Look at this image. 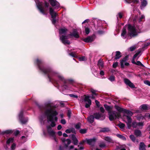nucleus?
I'll use <instances>...</instances> for the list:
<instances>
[{
  "mask_svg": "<svg viewBox=\"0 0 150 150\" xmlns=\"http://www.w3.org/2000/svg\"><path fill=\"white\" fill-rule=\"evenodd\" d=\"M36 62L40 69L45 74H48V77L50 81L53 79L52 78L53 77H57L59 80L62 81L64 83H66L67 81H70V80H65L59 74L52 71L50 69L45 68L42 67L40 64L42 63V61L41 60L37 59Z\"/></svg>",
  "mask_w": 150,
  "mask_h": 150,
  "instance_id": "f257e3e1",
  "label": "nucleus"
},
{
  "mask_svg": "<svg viewBox=\"0 0 150 150\" xmlns=\"http://www.w3.org/2000/svg\"><path fill=\"white\" fill-rule=\"evenodd\" d=\"M45 114L47 117L48 122H51V126L54 127L56 125L55 122L57 120L56 115H57L58 113L50 104L45 105Z\"/></svg>",
  "mask_w": 150,
  "mask_h": 150,
  "instance_id": "f03ea898",
  "label": "nucleus"
},
{
  "mask_svg": "<svg viewBox=\"0 0 150 150\" xmlns=\"http://www.w3.org/2000/svg\"><path fill=\"white\" fill-rule=\"evenodd\" d=\"M115 109L118 111L123 112L125 113L123 116V118L127 119V121L126 122L128 128L129 129L131 127L130 123L132 121V119L131 117L133 115L132 112L130 111L122 108L117 105H115Z\"/></svg>",
  "mask_w": 150,
  "mask_h": 150,
  "instance_id": "7ed1b4c3",
  "label": "nucleus"
},
{
  "mask_svg": "<svg viewBox=\"0 0 150 150\" xmlns=\"http://www.w3.org/2000/svg\"><path fill=\"white\" fill-rule=\"evenodd\" d=\"M60 39L63 43L64 45H69L70 43V41L67 40L69 38H71L72 37H74L76 38H78L79 37L78 32L76 29L73 30L72 33H71L67 36L62 35L60 36Z\"/></svg>",
  "mask_w": 150,
  "mask_h": 150,
  "instance_id": "20e7f679",
  "label": "nucleus"
},
{
  "mask_svg": "<svg viewBox=\"0 0 150 150\" xmlns=\"http://www.w3.org/2000/svg\"><path fill=\"white\" fill-rule=\"evenodd\" d=\"M128 30L130 35L132 36L137 35L140 32V29L138 27L130 24L128 25Z\"/></svg>",
  "mask_w": 150,
  "mask_h": 150,
  "instance_id": "39448f33",
  "label": "nucleus"
},
{
  "mask_svg": "<svg viewBox=\"0 0 150 150\" xmlns=\"http://www.w3.org/2000/svg\"><path fill=\"white\" fill-rule=\"evenodd\" d=\"M109 120L112 121L116 119L120 116V114L115 111H112L108 113Z\"/></svg>",
  "mask_w": 150,
  "mask_h": 150,
  "instance_id": "423d86ee",
  "label": "nucleus"
},
{
  "mask_svg": "<svg viewBox=\"0 0 150 150\" xmlns=\"http://www.w3.org/2000/svg\"><path fill=\"white\" fill-rule=\"evenodd\" d=\"M50 13L52 18L51 20L52 23L53 24H55L56 22V17L58 14L51 7L50 8Z\"/></svg>",
  "mask_w": 150,
  "mask_h": 150,
  "instance_id": "0eeeda50",
  "label": "nucleus"
},
{
  "mask_svg": "<svg viewBox=\"0 0 150 150\" xmlns=\"http://www.w3.org/2000/svg\"><path fill=\"white\" fill-rule=\"evenodd\" d=\"M38 8L40 12L43 14L45 15V13L43 8V4L42 2H40L38 0H35Z\"/></svg>",
  "mask_w": 150,
  "mask_h": 150,
  "instance_id": "6e6552de",
  "label": "nucleus"
},
{
  "mask_svg": "<svg viewBox=\"0 0 150 150\" xmlns=\"http://www.w3.org/2000/svg\"><path fill=\"white\" fill-rule=\"evenodd\" d=\"M130 124L131 125V127L132 126L134 128H140L142 127L143 125V122H136V121H135L132 122V125L131 123H130ZM130 128H130L129 129H130Z\"/></svg>",
  "mask_w": 150,
  "mask_h": 150,
  "instance_id": "1a4fd4ad",
  "label": "nucleus"
},
{
  "mask_svg": "<svg viewBox=\"0 0 150 150\" xmlns=\"http://www.w3.org/2000/svg\"><path fill=\"white\" fill-rule=\"evenodd\" d=\"M90 96H85L84 98V101L85 102V107L87 108H89L91 104V101L89 99Z\"/></svg>",
  "mask_w": 150,
  "mask_h": 150,
  "instance_id": "9d476101",
  "label": "nucleus"
},
{
  "mask_svg": "<svg viewBox=\"0 0 150 150\" xmlns=\"http://www.w3.org/2000/svg\"><path fill=\"white\" fill-rule=\"evenodd\" d=\"M47 129L48 133L50 135L52 136L55 141H56V139L55 137V132L53 131L50 126L47 127Z\"/></svg>",
  "mask_w": 150,
  "mask_h": 150,
  "instance_id": "9b49d317",
  "label": "nucleus"
},
{
  "mask_svg": "<svg viewBox=\"0 0 150 150\" xmlns=\"http://www.w3.org/2000/svg\"><path fill=\"white\" fill-rule=\"evenodd\" d=\"M23 112L22 110L21 111L19 115V119L21 122L22 124H25L26 123L28 120L27 118H23Z\"/></svg>",
  "mask_w": 150,
  "mask_h": 150,
  "instance_id": "f8f14e48",
  "label": "nucleus"
},
{
  "mask_svg": "<svg viewBox=\"0 0 150 150\" xmlns=\"http://www.w3.org/2000/svg\"><path fill=\"white\" fill-rule=\"evenodd\" d=\"M96 139L95 138H93L90 139H86L85 142H86L87 144L91 146H93L95 144Z\"/></svg>",
  "mask_w": 150,
  "mask_h": 150,
  "instance_id": "ddd939ff",
  "label": "nucleus"
},
{
  "mask_svg": "<svg viewBox=\"0 0 150 150\" xmlns=\"http://www.w3.org/2000/svg\"><path fill=\"white\" fill-rule=\"evenodd\" d=\"M95 119L100 120H103L105 119V116L102 114L99 113H96L94 114Z\"/></svg>",
  "mask_w": 150,
  "mask_h": 150,
  "instance_id": "4468645a",
  "label": "nucleus"
},
{
  "mask_svg": "<svg viewBox=\"0 0 150 150\" xmlns=\"http://www.w3.org/2000/svg\"><path fill=\"white\" fill-rule=\"evenodd\" d=\"M127 57H125L122 59L120 61V65L121 67L122 68H124V64H125V65L127 66H128L129 65V63H128L126 62V61L127 60Z\"/></svg>",
  "mask_w": 150,
  "mask_h": 150,
  "instance_id": "2eb2a0df",
  "label": "nucleus"
},
{
  "mask_svg": "<svg viewBox=\"0 0 150 150\" xmlns=\"http://www.w3.org/2000/svg\"><path fill=\"white\" fill-rule=\"evenodd\" d=\"M51 5L55 8H58L59 6V3L56 0H49Z\"/></svg>",
  "mask_w": 150,
  "mask_h": 150,
  "instance_id": "dca6fc26",
  "label": "nucleus"
},
{
  "mask_svg": "<svg viewBox=\"0 0 150 150\" xmlns=\"http://www.w3.org/2000/svg\"><path fill=\"white\" fill-rule=\"evenodd\" d=\"M124 82L125 83L131 88H134L135 86L129 80L127 79H124Z\"/></svg>",
  "mask_w": 150,
  "mask_h": 150,
  "instance_id": "f3484780",
  "label": "nucleus"
},
{
  "mask_svg": "<svg viewBox=\"0 0 150 150\" xmlns=\"http://www.w3.org/2000/svg\"><path fill=\"white\" fill-rule=\"evenodd\" d=\"M82 40L85 42H91L93 40V38L92 37H88L86 38L83 39Z\"/></svg>",
  "mask_w": 150,
  "mask_h": 150,
  "instance_id": "a211bd4d",
  "label": "nucleus"
},
{
  "mask_svg": "<svg viewBox=\"0 0 150 150\" xmlns=\"http://www.w3.org/2000/svg\"><path fill=\"white\" fill-rule=\"evenodd\" d=\"M62 142L64 143L66 147H67L68 145L71 142L70 140L69 139L65 140V139L64 138L62 139Z\"/></svg>",
  "mask_w": 150,
  "mask_h": 150,
  "instance_id": "6ab92c4d",
  "label": "nucleus"
},
{
  "mask_svg": "<svg viewBox=\"0 0 150 150\" xmlns=\"http://www.w3.org/2000/svg\"><path fill=\"white\" fill-rule=\"evenodd\" d=\"M121 35L124 39H125L126 38V28L125 27H124L122 30Z\"/></svg>",
  "mask_w": 150,
  "mask_h": 150,
  "instance_id": "aec40b11",
  "label": "nucleus"
},
{
  "mask_svg": "<svg viewBox=\"0 0 150 150\" xmlns=\"http://www.w3.org/2000/svg\"><path fill=\"white\" fill-rule=\"evenodd\" d=\"M132 63L134 64H136L139 66L141 67H144V65L139 61H137V62L135 61L134 59H132Z\"/></svg>",
  "mask_w": 150,
  "mask_h": 150,
  "instance_id": "412c9836",
  "label": "nucleus"
},
{
  "mask_svg": "<svg viewBox=\"0 0 150 150\" xmlns=\"http://www.w3.org/2000/svg\"><path fill=\"white\" fill-rule=\"evenodd\" d=\"M71 137L72 140L73 141L74 144L76 145L78 144V141L77 139L75 137V135L74 134H72L71 135Z\"/></svg>",
  "mask_w": 150,
  "mask_h": 150,
  "instance_id": "4be33fe9",
  "label": "nucleus"
},
{
  "mask_svg": "<svg viewBox=\"0 0 150 150\" xmlns=\"http://www.w3.org/2000/svg\"><path fill=\"white\" fill-rule=\"evenodd\" d=\"M134 134L137 137H140L142 135L141 131L140 130L137 129L134 130Z\"/></svg>",
  "mask_w": 150,
  "mask_h": 150,
  "instance_id": "5701e85b",
  "label": "nucleus"
},
{
  "mask_svg": "<svg viewBox=\"0 0 150 150\" xmlns=\"http://www.w3.org/2000/svg\"><path fill=\"white\" fill-rule=\"evenodd\" d=\"M94 116L91 115L88 118V120L90 123H92L94 122Z\"/></svg>",
  "mask_w": 150,
  "mask_h": 150,
  "instance_id": "b1692460",
  "label": "nucleus"
},
{
  "mask_svg": "<svg viewBox=\"0 0 150 150\" xmlns=\"http://www.w3.org/2000/svg\"><path fill=\"white\" fill-rule=\"evenodd\" d=\"M145 146V145L143 142H141L139 145V150H146Z\"/></svg>",
  "mask_w": 150,
  "mask_h": 150,
  "instance_id": "393cba45",
  "label": "nucleus"
},
{
  "mask_svg": "<svg viewBox=\"0 0 150 150\" xmlns=\"http://www.w3.org/2000/svg\"><path fill=\"white\" fill-rule=\"evenodd\" d=\"M104 106L106 110L108 111V113L112 111L111 110L112 108L110 106L106 104L104 105Z\"/></svg>",
  "mask_w": 150,
  "mask_h": 150,
  "instance_id": "a878e982",
  "label": "nucleus"
},
{
  "mask_svg": "<svg viewBox=\"0 0 150 150\" xmlns=\"http://www.w3.org/2000/svg\"><path fill=\"white\" fill-rule=\"evenodd\" d=\"M67 31V30L65 28H61L59 30V33L60 35L61 34H64L66 33Z\"/></svg>",
  "mask_w": 150,
  "mask_h": 150,
  "instance_id": "bb28decb",
  "label": "nucleus"
},
{
  "mask_svg": "<svg viewBox=\"0 0 150 150\" xmlns=\"http://www.w3.org/2000/svg\"><path fill=\"white\" fill-rule=\"evenodd\" d=\"M147 2L146 0H143L142 1L141 4L140 6L141 9H142L147 4Z\"/></svg>",
  "mask_w": 150,
  "mask_h": 150,
  "instance_id": "cd10ccee",
  "label": "nucleus"
},
{
  "mask_svg": "<svg viewBox=\"0 0 150 150\" xmlns=\"http://www.w3.org/2000/svg\"><path fill=\"white\" fill-rule=\"evenodd\" d=\"M99 146L102 148H105L106 146L105 143L103 142H100L98 144Z\"/></svg>",
  "mask_w": 150,
  "mask_h": 150,
  "instance_id": "c85d7f7f",
  "label": "nucleus"
},
{
  "mask_svg": "<svg viewBox=\"0 0 150 150\" xmlns=\"http://www.w3.org/2000/svg\"><path fill=\"white\" fill-rule=\"evenodd\" d=\"M14 139L12 138H9L7 141L6 143V146L8 145H9L10 143H11L13 142V141Z\"/></svg>",
  "mask_w": 150,
  "mask_h": 150,
  "instance_id": "c756f323",
  "label": "nucleus"
},
{
  "mask_svg": "<svg viewBox=\"0 0 150 150\" xmlns=\"http://www.w3.org/2000/svg\"><path fill=\"white\" fill-rule=\"evenodd\" d=\"M104 139L109 142L112 143L113 142L112 139L109 137H104Z\"/></svg>",
  "mask_w": 150,
  "mask_h": 150,
  "instance_id": "7c9ffc66",
  "label": "nucleus"
},
{
  "mask_svg": "<svg viewBox=\"0 0 150 150\" xmlns=\"http://www.w3.org/2000/svg\"><path fill=\"white\" fill-rule=\"evenodd\" d=\"M129 137L131 140L134 142H137V143L138 142V140L136 141V138L135 136L133 135H130Z\"/></svg>",
  "mask_w": 150,
  "mask_h": 150,
  "instance_id": "2f4dec72",
  "label": "nucleus"
},
{
  "mask_svg": "<svg viewBox=\"0 0 150 150\" xmlns=\"http://www.w3.org/2000/svg\"><path fill=\"white\" fill-rule=\"evenodd\" d=\"M121 57V55H120V52L119 51H117L116 52V54L115 59H119Z\"/></svg>",
  "mask_w": 150,
  "mask_h": 150,
  "instance_id": "473e14b6",
  "label": "nucleus"
},
{
  "mask_svg": "<svg viewBox=\"0 0 150 150\" xmlns=\"http://www.w3.org/2000/svg\"><path fill=\"white\" fill-rule=\"evenodd\" d=\"M141 51L140 50H138L136 53L134 55L132 59H135V58L140 53Z\"/></svg>",
  "mask_w": 150,
  "mask_h": 150,
  "instance_id": "72a5a7b5",
  "label": "nucleus"
},
{
  "mask_svg": "<svg viewBox=\"0 0 150 150\" xmlns=\"http://www.w3.org/2000/svg\"><path fill=\"white\" fill-rule=\"evenodd\" d=\"M12 132H13L11 130H8L3 132H2V134H10L12 133Z\"/></svg>",
  "mask_w": 150,
  "mask_h": 150,
  "instance_id": "f704fd0d",
  "label": "nucleus"
},
{
  "mask_svg": "<svg viewBox=\"0 0 150 150\" xmlns=\"http://www.w3.org/2000/svg\"><path fill=\"white\" fill-rule=\"evenodd\" d=\"M98 65L100 67H101L102 68L103 66V61L101 60H99L98 62Z\"/></svg>",
  "mask_w": 150,
  "mask_h": 150,
  "instance_id": "c9c22d12",
  "label": "nucleus"
},
{
  "mask_svg": "<svg viewBox=\"0 0 150 150\" xmlns=\"http://www.w3.org/2000/svg\"><path fill=\"white\" fill-rule=\"evenodd\" d=\"M109 131V129L108 128H104L101 129L100 131L102 132H108Z\"/></svg>",
  "mask_w": 150,
  "mask_h": 150,
  "instance_id": "e433bc0d",
  "label": "nucleus"
},
{
  "mask_svg": "<svg viewBox=\"0 0 150 150\" xmlns=\"http://www.w3.org/2000/svg\"><path fill=\"white\" fill-rule=\"evenodd\" d=\"M117 136L119 138L124 140H126V138L123 135H122L120 134H117Z\"/></svg>",
  "mask_w": 150,
  "mask_h": 150,
  "instance_id": "4c0bfd02",
  "label": "nucleus"
},
{
  "mask_svg": "<svg viewBox=\"0 0 150 150\" xmlns=\"http://www.w3.org/2000/svg\"><path fill=\"white\" fill-rule=\"evenodd\" d=\"M140 107L142 110H146L147 109V107L146 105H143L140 106Z\"/></svg>",
  "mask_w": 150,
  "mask_h": 150,
  "instance_id": "58836bf2",
  "label": "nucleus"
},
{
  "mask_svg": "<svg viewBox=\"0 0 150 150\" xmlns=\"http://www.w3.org/2000/svg\"><path fill=\"white\" fill-rule=\"evenodd\" d=\"M65 132L67 133H70L71 132H75V130L73 129H67L65 131Z\"/></svg>",
  "mask_w": 150,
  "mask_h": 150,
  "instance_id": "ea45409f",
  "label": "nucleus"
},
{
  "mask_svg": "<svg viewBox=\"0 0 150 150\" xmlns=\"http://www.w3.org/2000/svg\"><path fill=\"white\" fill-rule=\"evenodd\" d=\"M108 79L111 81H115V78L113 76H111L108 78Z\"/></svg>",
  "mask_w": 150,
  "mask_h": 150,
  "instance_id": "a19ab883",
  "label": "nucleus"
},
{
  "mask_svg": "<svg viewBox=\"0 0 150 150\" xmlns=\"http://www.w3.org/2000/svg\"><path fill=\"white\" fill-rule=\"evenodd\" d=\"M118 126L120 128L123 129L125 127V125L123 123H120L118 124Z\"/></svg>",
  "mask_w": 150,
  "mask_h": 150,
  "instance_id": "79ce46f5",
  "label": "nucleus"
},
{
  "mask_svg": "<svg viewBox=\"0 0 150 150\" xmlns=\"http://www.w3.org/2000/svg\"><path fill=\"white\" fill-rule=\"evenodd\" d=\"M79 60L80 61H85L86 59V57L84 56H83L81 57H79Z\"/></svg>",
  "mask_w": 150,
  "mask_h": 150,
  "instance_id": "37998d69",
  "label": "nucleus"
},
{
  "mask_svg": "<svg viewBox=\"0 0 150 150\" xmlns=\"http://www.w3.org/2000/svg\"><path fill=\"white\" fill-rule=\"evenodd\" d=\"M16 147V144L15 143H13L11 147V150H14Z\"/></svg>",
  "mask_w": 150,
  "mask_h": 150,
  "instance_id": "c03bdc74",
  "label": "nucleus"
},
{
  "mask_svg": "<svg viewBox=\"0 0 150 150\" xmlns=\"http://www.w3.org/2000/svg\"><path fill=\"white\" fill-rule=\"evenodd\" d=\"M136 48V47L135 46H133L130 47L129 49L131 51H134Z\"/></svg>",
  "mask_w": 150,
  "mask_h": 150,
  "instance_id": "a18cd8bd",
  "label": "nucleus"
},
{
  "mask_svg": "<svg viewBox=\"0 0 150 150\" xmlns=\"http://www.w3.org/2000/svg\"><path fill=\"white\" fill-rule=\"evenodd\" d=\"M86 130L85 129H81L80 130V132L81 134H84L86 133Z\"/></svg>",
  "mask_w": 150,
  "mask_h": 150,
  "instance_id": "49530a36",
  "label": "nucleus"
},
{
  "mask_svg": "<svg viewBox=\"0 0 150 150\" xmlns=\"http://www.w3.org/2000/svg\"><path fill=\"white\" fill-rule=\"evenodd\" d=\"M81 124L80 123H78L76 125L75 127L77 129H79L80 127Z\"/></svg>",
  "mask_w": 150,
  "mask_h": 150,
  "instance_id": "de8ad7c7",
  "label": "nucleus"
},
{
  "mask_svg": "<svg viewBox=\"0 0 150 150\" xmlns=\"http://www.w3.org/2000/svg\"><path fill=\"white\" fill-rule=\"evenodd\" d=\"M69 54L73 57H77L76 54L74 52H71Z\"/></svg>",
  "mask_w": 150,
  "mask_h": 150,
  "instance_id": "09e8293b",
  "label": "nucleus"
},
{
  "mask_svg": "<svg viewBox=\"0 0 150 150\" xmlns=\"http://www.w3.org/2000/svg\"><path fill=\"white\" fill-rule=\"evenodd\" d=\"M86 33V34H88L90 32L89 29L88 28H86L85 29Z\"/></svg>",
  "mask_w": 150,
  "mask_h": 150,
  "instance_id": "8fccbe9b",
  "label": "nucleus"
},
{
  "mask_svg": "<svg viewBox=\"0 0 150 150\" xmlns=\"http://www.w3.org/2000/svg\"><path fill=\"white\" fill-rule=\"evenodd\" d=\"M91 92L93 94L95 95V96H97V94L96 93V91L91 89Z\"/></svg>",
  "mask_w": 150,
  "mask_h": 150,
  "instance_id": "3c124183",
  "label": "nucleus"
},
{
  "mask_svg": "<svg viewBox=\"0 0 150 150\" xmlns=\"http://www.w3.org/2000/svg\"><path fill=\"white\" fill-rule=\"evenodd\" d=\"M118 64V63L117 62L114 63L112 65V67L114 68H115L117 67Z\"/></svg>",
  "mask_w": 150,
  "mask_h": 150,
  "instance_id": "603ef678",
  "label": "nucleus"
},
{
  "mask_svg": "<svg viewBox=\"0 0 150 150\" xmlns=\"http://www.w3.org/2000/svg\"><path fill=\"white\" fill-rule=\"evenodd\" d=\"M144 19V16L143 15H142L139 20V22H140L142 21V20Z\"/></svg>",
  "mask_w": 150,
  "mask_h": 150,
  "instance_id": "864d4df0",
  "label": "nucleus"
},
{
  "mask_svg": "<svg viewBox=\"0 0 150 150\" xmlns=\"http://www.w3.org/2000/svg\"><path fill=\"white\" fill-rule=\"evenodd\" d=\"M144 83L145 84L150 86V81H144Z\"/></svg>",
  "mask_w": 150,
  "mask_h": 150,
  "instance_id": "5fc2aeb1",
  "label": "nucleus"
},
{
  "mask_svg": "<svg viewBox=\"0 0 150 150\" xmlns=\"http://www.w3.org/2000/svg\"><path fill=\"white\" fill-rule=\"evenodd\" d=\"M61 123L63 124H65L66 123V121L64 119H62L61 120Z\"/></svg>",
  "mask_w": 150,
  "mask_h": 150,
  "instance_id": "6e6d98bb",
  "label": "nucleus"
},
{
  "mask_svg": "<svg viewBox=\"0 0 150 150\" xmlns=\"http://www.w3.org/2000/svg\"><path fill=\"white\" fill-rule=\"evenodd\" d=\"M49 5V4L46 1H45V6L46 7L48 8Z\"/></svg>",
  "mask_w": 150,
  "mask_h": 150,
  "instance_id": "4d7b16f0",
  "label": "nucleus"
},
{
  "mask_svg": "<svg viewBox=\"0 0 150 150\" xmlns=\"http://www.w3.org/2000/svg\"><path fill=\"white\" fill-rule=\"evenodd\" d=\"M100 110L101 112L102 113H104L105 111L104 108L103 107H100Z\"/></svg>",
  "mask_w": 150,
  "mask_h": 150,
  "instance_id": "13d9d810",
  "label": "nucleus"
},
{
  "mask_svg": "<svg viewBox=\"0 0 150 150\" xmlns=\"http://www.w3.org/2000/svg\"><path fill=\"white\" fill-rule=\"evenodd\" d=\"M69 96L71 97L75 98H77L78 96L76 95H74L73 94H69Z\"/></svg>",
  "mask_w": 150,
  "mask_h": 150,
  "instance_id": "bf43d9fd",
  "label": "nucleus"
},
{
  "mask_svg": "<svg viewBox=\"0 0 150 150\" xmlns=\"http://www.w3.org/2000/svg\"><path fill=\"white\" fill-rule=\"evenodd\" d=\"M95 102V103H96V105L98 107H99V103H100L97 100H96Z\"/></svg>",
  "mask_w": 150,
  "mask_h": 150,
  "instance_id": "052dcab7",
  "label": "nucleus"
},
{
  "mask_svg": "<svg viewBox=\"0 0 150 150\" xmlns=\"http://www.w3.org/2000/svg\"><path fill=\"white\" fill-rule=\"evenodd\" d=\"M19 133V132L18 131H16L14 132V134L15 135H17Z\"/></svg>",
  "mask_w": 150,
  "mask_h": 150,
  "instance_id": "680f3d73",
  "label": "nucleus"
},
{
  "mask_svg": "<svg viewBox=\"0 0 150 150\" xmlns=\"http://www.w3.org/2000/svg\"><path fill=\"white\" fill-rule=\"evenodd\" d=\"M78 147H79V149L81 150H83L84 149V147L82 146H78Z\"/></svg>",
  "mask_w": 150,
  "mask_h": 150,
  "instance_id": "e2e57ef3",
  "label": "nucleus"
},
{
  "mask_svg": "<svg viewBox=\"0 0 150 150\" xmlns=\"http://www.w3.org/2000/svg\"><path fill=\"white\" fill-rule=\"evenodd\" d=\"M118 16L120 18H121L122 17V13H118Z\"/></svg>",
  "mask_w": 150,
  "mask_h": 150,
  "instance_id": "0e129e2a",
  "label": "nucleus"
},
{
  "mask_svg": "<svg viewBox=\"0 0 150 150\" xmlns=\"http://www.w3.org/2000/svg\"><path fill=\"white\" fill-rule=\"evenodd\" d=\"M71 111H70L69 110H68V116L69 117H70V115H71Z\"/></svg>",
  "mask_w": 150,
  "mask_h": 150,
  "instance_id": "69168bd1",
  "label": "nucleus"
},
{
  "mask_svg": "<svg viewBox=\"0 0 150 150\" xmlns=\"http://www.w3.org/2000/svg\"><path fill=\"white\" fill-rule=\"evenodd\" d=\"M62 128V126L61 125H59L57 127V129L59 130H60Z\"/></svg>",
  "mask_w": 150,
  "mask_h": 150,
  "instance_id": "338daca9",
  "label": "nucleus"
},
{
  "mask_svg": "<svg viewBox=\"0 0 150 150\" xmlns=\"http://www.w3.org/2000/svg\"><path fill=\"white\" fill-rule=\"evenodd\" d=\"M100 74L101 75L103 76L104 75V72L103 71H100Z\"/></svg>",
  "mask_w": 150,
  "mask_h": 150,
  "instance_id": "774afa93",
  "label": "nucleus"
}]
</instances>
